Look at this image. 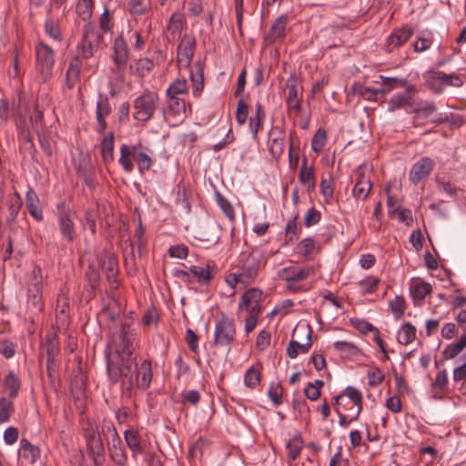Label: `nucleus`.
Segmentation results:
<instances>
[{"mask_svg":"<svg viewBox=\"0 0 466 466\" xmlns=\"http://www.w3.org/2000/svg\"><path fill=\"white\" fill-rule=\"evenodd\" d=\"M153 157V151L144 147L140 142L132 146L123 144L120 147L118 163L126 172L131 173L134 170V164L131 161V157H133L137 162L139 173L144 174L152 167Z\"/></svg>","mask_w":466,"mask_h":466,"instance_id":"nucleus-1","label":"nucleus"},{"mask_svg":"<svg viewBox=\"0 0 466 466\" xmlns=\"http://www.w3.org/2000/svg\"><path fill=\"white\" fill-rule=\"evenodd\" d=\"M106 373L111 384H116L137 371L136 356L106 355Z\"/></svg>","mask_w":466,"mask_h":466,"instance_id":"nucleus-2","label":"nucleus"},{"mask_svg":"<svg viewBox=\"0 0 466 466\" xmlns=\"http://www.w3.org/2000/svg\"><path fill=\"white\" fill-rule=\"evenodd\" d=\"M102 35L91 22H86L82 28L81 41L77 46V55L81 60H87L94 56L101 46Z\"/></svg>","mask_w":466,"mask_h":466,"instance_id":"nucleus-3","label":"nucleus"},{"mask_svg":"<svg viewBox=\"0 0 466 466\" xmlns=\"http://www.w3.org/2000/svg\"><path fill=\"white\" fill-rule=\"evenodd\" d=\"M216 272L209 264H190L184 269H175L173 275L185 283L197 282L200 285H208Z\"/></svg>","mask_w":466,"mask_h":466,"instance_id":"nucleus-4","label":"nucleus"},{"mask_svg":"<svg viewBox=\"0 0 466 466\" xmlns=\"http://www.w3.org/2000/svg\"><path fill=\"white\" fill-rule=\"evenodd\" d=\"M158 95L156 92L146 90L134 100L133 117L143 123L152 118L158 102Z\"/></svg>","mask_w":466,"mask_h":466,"instance_id":"nucleus-5","label":"nucleus"},{"mask_svg":"<svg viewBox=\"0 0 466 466\" xmlns=\"http://www.w3.org/2000/svg\"><path fill=\"white\" fill-rule=\"evenodd\" d=\"M314 270L311 267L289 266L280 269L278 277L287 282L286 289L291 292L303 290L302 281L305 280Z\"/></svg>","mask_w":466,"mask_h":466,"instance_id":"nucleus-6","label":"nucleus"},{"mask_svg":"<svg viewBox=\"0 0 466 466\" xmlns=\"http://www.w3.org/2000/svg\"><path fill=\"white\" fill-rule=\"evenodd\" d=\"M84 431L89 456L93 459L95 465H102L105 461V448L98 427L89 422Z\"/></svg>","mask_w":466,"mask_h":466,"instance_id":"nucleus-7","label":"nucleus"},{"mask_svg":"<svg viewBox=\"0 0 466 466\" xmlns=\"http://www.w3.org/2000/svg\"><path fill=\"white\" fill-rule=\"evenodd\" d=\"M135 334L128 324H122L113 334L112 343L115 347L114 355L134 356Z\"/></svg>","mask_w":466,"mask_h":466,"instance_id":"nucleus-8","label":"nucleus"},{"mask_svg":"<svg viewBox=\"0 0 466 466\" xmlns=\"http://www.w3.org/2000/svg\"><path fill=\"white\" fill-rule=\"evenodd\" d=\"M236 327L233 319L222 314L216 323L214 330V344L219 347H228L234 342Z\"/></svg>","mask_w":466,"mask_h":466,"instance_id":"nucleus-9","label":"nucleus"},{"mask_svg":"<svg viewBox=\"0 0 466 466\" xmlns=\"http://www.w3.org/2000/svg\"><path fill=\"white\" fill-rule=\"evenodd\" d=\"M36 67L45 81L51 76L54 64L55 52L43 41H38L35 47Z\"/></svg>","mask_w":466,"mask_h":466,"instance_id":"nucleus-10","label":"nucleus"},{"mask_svg":"<svg viewBox=\"0 0 466 466\" xmlns=\"http://www.w3.org/2000/svg\"><path fill=\"white\" fill-rule=\"evenodd\" d=\"M113 62L115 67L112 71L123 79L127 62L129 60V47L123 35L116 36L113 42Z\"/></svg>","mask_w":466,"mask_h":466,"instance_id":"nucleus-11","label":"nucleus"},{"mask_svg":"<svg viewBox=\"0 0 466 466\" xmlns=\"http://www.w3.org/2000/svg\"><path fill=\"white\" fill-rule=\"evenodd\" d=\"M187 104L184 98L167 97L166 106L161 111L166 122L170 126H177L186 117Z\"/></svg>","mask_w":466,"mask_h":466,"instance_id":"nucleus-12","label":"nucleus"},{"mask_svg":"<svg viewBox=\"0 0 466 466\" xmlns=\"http://www.w3.org/2000/svg\"><path fill=\"white\" fill-rule=\"evenodd\" d=\"M196 50V38L193 35L185 34L177 46V62L179 69L188 68Z\"/></svg>","mask_w":466,"mask_h":466,"instance_id":"nucleus-13","label":"nucleus"},{"mask_svg":"<svg viewBox=\"0 0 466 466\" xmlns=\"http://www.w3.org/2000/svg\"><path fill=\"white\" fill-rule=\"evenodd\" d=\"M57 208L59 210L57 220L60 233L63 238L67 241H72L76 237L75 225L73 221L75 214L71 209L65 208L64 202L59 203L57 205Z\"/></svg>","mask_w":466,"mask_h":466,"instance_id":"nucleus-14","label":"nucleus"},{"mask_svg":"<svg viewBox=\"0 0 466 466\" xmlns=\"http://www.w3.org/2000/svg\"><path fill=\"white\" fill-rule=\"evenodd\" d=\"M434 168V161L429 157H422L418 159L409 172L410 181L417 185L428 178Z\"/></svg>","mask_w":466,"mask_h":466,"instance_id":"nucleus-15","label":"nucleus"},{"mask_svg":"<svg viewBox=\"0 0 466 466\" xmlns=\"http://www.w3.org/2000/svg\"><path fill=\"white\" fill-rule=\"evenodd\" d=\"M39 357H46V362H56L60 352V344L55 332H47L39 347Z\"/></svg>","mask_w":466,"mask_h":466,"instance_id":"nucleus-16","label":"nucleus"},{"mask_svg":"<svg viewBox=\"0 0 466 466\" xmlns=\"http://www.w3.org/2000/svg\"><path fill=\"white\" fill-rule=\"evenodd\" d=\"M414 29L410 25L394 29L386 38L385 50L389 53L406 43L413 35Z\"/></svg>","mask_w":466,"mask_h":466,"instance_id":"nucleus-17","label":"nucleus"},{"mask_svg":"<svg viewBox=\"0 0 466 466\" xmlns=\"http://www.w3.org/2000/svg\"><path fill=\"white\" fill-rule=\"evenodd\" d=\"M268 147L275 159L280 157L285 147V132L279 127H273L268 133Z\"/></svg>","mask_w":466,"mask_h":466,"instance_id":"nucleus-18","label":"nucleus"},{"mask_svg":"<svg viewBox=\"0 0 466 466\" xmlns=\"http://www.w3.org/2000/svg\"><path fill=\"white\" fill-rule=\"evenodd\" d=\"M136 378V386L141 390H146L150 387L153 372L152 364L149 360H144L140 365H137V371L134 372Z\"/></svg>","mask_w":466,"mask_h":466,"instance_id":"nucleus-19","label":"nucleus"},{"mask_svg":"<svg viewBox=\"0 0 466 466\" xmlns=\"http://www.w3.org/2000/svg\"><path fill=\"white\" fill-rule=\"evenodd\" d=\"M286 86L289 90L287 96V106L288 109L294 110L295 112H299L301 108V97L299 96L298 92V78L291 75L286 82Z\"/></svg>","mask_w":466,"mask_h":466,"instance_id":"nucleus-20","label":"nucleus"},{"mask_svg":"<svg viewBox=\"0 0 466 466\" xmlns=\"http://www.w3.org/2000/svg\"><path fill=\"white\" fill-rule=\"evenodd\" d=\"M106 445L112 461L119 466H124L127 463V457L120 437L107 441Z\"/></svg>","mask_w":466,"mask_h":466,"instance_id":"nucleus-21","label":"nucleus"},{"mask_svg":"<svg viewBox=\"0 0 466 466\" xmlns=\"http://www.w3.org/2000/svg\"><path fill=\"white\" fill-rule=\"evenodd\" d=\"M190 79L193 84V96L199 97L204 87V68L200 61H197L190 67Z\"/></svg>","mask_w":466,"mask_h":466,"instance_id":"nucleus-22","label":"nucleus"},{"mask_svg":"<svg viewBox=\"0 0 466 466\" xmlns=\"http://www.w3.org/2000/svg\"><path fill=\"white\" fill-rule=\"evenodd\" d=\"M185 25V19L182 14L174 13L169 17L167 31L168 33L167 39L176 41L180 38Z\"/></svg>","mask_w":466,"mask_h":466,"instance_id":"nucleus-23","label":"nucleus"},{"mask_svg":"<svg viewBox=\"0 0 466 466\" xmlns=\"http://www.w3.org/2000/svg\"><path fill=\"white\" fill-rule=\"evenodd\" d=\"M81 68L82 60L79 57H73L66 73V86L68 89H73L78 83Z\"/></svg>","mask_w":466,"mask_h":466,"instance_id":"nucleus-24","label":"nucleus"},{"mask_svg":"<svg viewBox=\"0 0 466 466\" xmlns=\"http://www.w3.org/2000/svg\"><path fill=\"white\" fill-rule=\"evenodd\" d=\"M311 333H312V330L309 328V326H308L306 343H299L293 339H291L289 342V345L287 348V355L289 356V358L296 359L298 357L299 351L301 353H307L309 350V349L312 346Z\"/></svg>","mask_w":466,"mask_h":466,"instance_id":"nucleus-25","label":"nucleus"},{"mask_svg":"<svg viewBox=\"0 0 466 466\" xmlns=\"http://www.w3.org/2000/svg\"><path fill=\"white\" fill-rule=\"evenodd\" d=\"M262 290L258 288H250L246 290L239 298L238 306V311L243 310L246 307L258 304L262 299Z\"/></svg>","mask_w":466,"mask_h":466,"instance_id":"nucleus-26","label":"nucleus"},{"mask_svg":"<svg viewBox=\"0 0 466 466\" xmlns=\"http://www.w3.org/2000/svg\"><path fill=\"white\" fill-rule=\"evenodd\" d=\"M19 452L24 460L28 461L30 464H34L40 457V449L33 445L28 440L22 439L20 441Z\"/></svg>","mask_w":466,"mask_h":466,"instance_id":"nucleus-27","label":"nucleus"},{"mask_svg":"<svg viewBox=\"0 0 466 466\" xmlns=\"http://www.w3.org/2000/svg\"><path fill=\"white\" fill-rule=\"evenodd\" d=\"M288 23L287 15L279 16L271 25L267 38L269 42H276L277 40L285 36L286 25Z\"/></svg>","mask_w":466,"mask_h":466,"instance_id":"nucleus-28","label":"nucleus"},{"mask_svg":"<svg viewBox=\"0 0 466 466\" xmlns=\"http://www.w3.org/2000/svg\"><path fill=\"white\" fill-rule=\"evenodd\" d=\"M25 202L30 215L37 221H42L43 212L42 208L39 207V199L36 194L32 189H29L26 192Z\"/></svg>","mask_w":466,"mask_h":466,"instance_id":"nucleus-29","label":"nucleus"},{"mask_svg":"<svg viewBox=\"0 0 466 466\" xmlns=\"http://www.w3.org/2000/svg\"><path fill=\"white\" fill-rule=\"evenodd\" d=\"M124 438L127 447L132 451V456L134 458H136L137 454H142L144 452L137 431L133 430H126L124 432Z\"/></svg>","mask_w":466,"mask_h":466,"instance_id":"nucleus-30","label":"nucleus"},{"mask_svg":"<svg viewBox=\"0 0 466 466\" xmlns=\"http://www.w3.org/2000/svg\"><path fill=\"white\" fill-rule=\"evenodd\" d=\"M308 159L304 157L302 160V166L299 173V180L301 184L307 185L308 191H311L315 188V177L313 168L308 167Z\"/></svg>","mask_w":466,"mask_h":466,"instance_id":"nucleus-31","label":"nucleus"},{"mask_svg":"<svg viewBox=\"0 0 466 466\" xmlns=\"http://www.w3.org/2000/svg\"><path fill=\"white\" fill-rule=\"evenodd\" d=\"M299 214H295L293 218L287 223L285 227V237L286 242H295L299 239L302 227L299 223H298Z\"/></svg>","mask_w":466,"mask_h":466,"instance_id":"nucleus-32","label":"nucleus"},{"mask_svg":"<svg viewBox=\"0 0 466 466\" xmlns=\"http://www.w3.org/2000/svg\"><path fill=\"white\" fill-rule=\"evenodd\" d=\"M431 290V286L427 282L414 281L410 288V295L415 303L422 301Z\"/></svg>","mask_w":466,"mask_h":466,"instance_id":"nucleus-33","label":"nucleus"},{"mask_svg":"<svg viewBox=\"0 0 466 466\" xmlns=\"http://www.w3.org/2000/svg\"><path fill=\"white\" fill-rule=\"evenodd\" d=\"M466 348V333L457 341L449 344L442 351L443 360H451L457 357Z\"/></svg>","mask_w":466,"mask_h":466,"instance_id":"nucleus-34","label":"nucleus"},{"mask_svg":"<svg viewBox=\"0 0 466 466\" xmlns=\"http://www.w3.org/2000/svg\"><path fill=\"white\" fill-rule=\"evenodd\" d=\"M388 111L394 112L411 104V96L408 93H398L391 96L388 102Z\"/></svg>","mask_w":466,"mask_h":466,"instance_id":"nucleus-35","label":"nucleus"},{"mask_svg":"<svg viewBox=\"0 0 466 466\" xmlns=\"http://www.w3.org/2000/svg\"><path fill=\"white\" fill-rule=\"evenodd\" d=\"M4 386L8 392V397L11 400L15 399L18 396L20 388H21V382L17 376L13 372L10 371L5 378H4Z\"/></svg>","mask_w":466,"mask_h":466,"instance_id":"nucleus-36","label":"nucleus"},{"mask_svg":"<svg viewBox=\"0 0 466 466\" xmlns=\"http://www.w3.org/2000/svg\"><path fill=\"white\" fill-rule=\"evenodd\" d=\"M101 156L105 164L114 160V134L109 132L101 142Z\"/></svg>","mask_w":466,"mask_h":466,"instance_id":"nucleus-37","label":"nucleus"},{"mask_svg":"<svg viewBox=\"0 0 466 466\" xmlns=\"http://www.w3.org/2000/svg\"><path fill=\"white\" fill-rule=\"evenodd\" d=\"M371 187L372 184L370 179H366L363 174H360L353 188V196L357 198L365 199Z\"/></svg>","mask_w":466,"mask_h":466,"instance_id":"nucleus-38","label":"nucleus"},{"mask_svg":"<svg viewBox=\"0 0 466 466\" xmlns=\"http://www.w3.org/2000/svg\"><path fill=\"white\" fill-rule=\"evenodd\" d=\"M154 66V62L147 57L139 58L130 66V71L140 77H144L147 75Z\"/></svg>","mask_w":466,"mask_h":466,"instance_id":"nucleus-39","label":"nucleus"},{"mask_svg":"<svg viewBox=\"0 0 466 466\" xmlns=\"http://www.w3.org/2000/svg\"><path fill=\"white\" fill-rule=\"evenodd\" d=\"M416 327L410 322H405L399 330L398 341L402 345H408L416 339Z\"/></svg>","mask_w":466,"mask_h":466,"instance_id":"nucleus-40","label":"nucleus"},{"mask_svg":"<svg viewBox=\"0 0 466 466\" xmlns=\"http://www.w3.org/2000/svg\"><path fill=\"white\" fill-rule=\"evenodd\" d=\"M188 86L186 79H177L167 87V97L181 98L180 96L187 95Z\"/></svg>","mask_w":466,"mask_h":466,"instance_id":"nucleus-41","label":"nucleus"},{"mask_svg":"<svg viewBox=\"0 0 466 466\" xmlns=\"http://www.w3.org/2000/svg\"><path fill=\"white\" fill-rule=\"evenodd\" d=\"M258 265L259 264H243L240 268L239 278L241 279V284L248 285L256 279L258 272Z\"/></svg>","mask_w":466,"mask_h":466,"instance_id":"nucleus-42","label":"nucleus"},{"mask_svg":"<svg viewBox=\"0 0 466 466\" xmlns=\"http://www.w3.org/2000/svg\"><path fill=\"white\" fill-rule=\"evenodd\" d=\"M177 206L180 207L182 210L188 214L191 211V206L188 198V192L184 185L180 182L177 187V196L175 199Z\"/></svg>","mask_w":466,"mask_h":466,"instance_id":"nucleus-43","label":"nucleus"},{"mask_svg":"<svg viewBox=\"0 0 466 466\" xmlns=\"http://www.w3.org/2000/svg\"><path fill=\"white\" fill-rule=\"evenodd\" d=\"M167 253L171 258L186 259L187 256L191 255L195 259L198 260L199 257L194 252L189 251V248L185 244H176L168 248Z\"/></svg>","mask_w":466,"mask_h":466,"instance_id":"nucleus-44","label":"nucleus"},{"mask_svg":"<svg viewBox=\"0 0 466 466\" xmlns=\"http://www.w3.org/2000/svg\"><path fill=\"white\" fill-rule=\"evenodd\" d=\"M151 10L150 0H130L128 11L133 15H144Z\"/></svg>","mask_w":466,"mask_h":466,"instance_id":"nucleus-45","label":"nucleus"},{"mask_svg":"<svg viewBox=\"0 0 466 466\" xmlns=\"http://www.w3.org/2000/svg\"><path fill=\"white\" fill-rule=\"evenodd\" d=\"M215 198L218 206L220 208L226 218L233 222L235 220V210L232 204L218 191L215 193Z\"/></svg>","mask_w":466,"mask_h":466,"instance_id":"nucleus-46","label":"nucleus"},{"mask_svg":"<svg viewBox=\"0 0 466 466\" xmlns=\"http://www.w3.org/2000/svg\"><path fill=\"white\" fill-rule=\"evenodd\" d=\"M29 118L32 127L37 135H39V132H43L46 129V125L44 121V114L38 105L34 106V110L30 113Z\"/></svg>","mask_w":466,"mask_h":466,"instance_id":"nucleus-47","label":"nucleus"},{"mask_svg":"<svg viewBox=\"0 0 466 466\" xmlns=\"http://www.w3.org/2000/svg\"><path fill=\"white\" fill-rule=\"evenodd\" d=\"M380 78L381 80V87L383 91H385V95L390 93L392 89L404 87L408 84L405 78L388 77L384 76H380Z\"/></svg>","mask_w":466,"mask_h":466,"instance_id":"nucleus-48","label":"nucleus"},{"mask_svg":"<svg viewBox=\"0 0 466 466\" xmlns=\"http://www.w3.org/2000/svg\"><path fill=\"white\" fill-rule=\"evenodd\" d=\"M302 447L303 440L300 434H297L289 439L286 444L289 458L296 460L299 456Z\"/></svg>","mask_w":466,"mask_h":466,"instance_id":"nucleus-49","label":"nucleus"},{"mask_svg":"<svg viewBox=\"0 0 466 466\" xmlns=\"http://www.w3.org/2000/svg\"><path fill=\"white\" fill-rule=\"evenodd\" d=\"M261 380V373L254 366L248 368L244 375V384L248 389H255Z\"/></svg>","mask_w":466,"mask_h":466,"instance_id":"nucleus-50","label":"nucleus"},{"mask_svg":"<svg viewBox=\"0 0 466 466\" xmlns=\"http://www.w3.org/2000/svg\"><path fill=\"white\" fill-rule=\"evenodd\" d=\"M46 34L55 41H62V34L59 27V24L56 20L49 18L45 23Z\"/></svg>","mask_w":466,"mask_h":466,"instance_id":"nucleus-51","label":"nucleus"},{"mask_svg":"<svg viewBox=\"0 0 466 466\" xmlns=\"http://www.w3.org/2000/svg\"><path fill=\"white\" fill-rule=\"evenodd\" d=\"M299 253L304 256H309L319 250V247L312 238H307L302 239L297 247Z\"/></svg>","mask_w":466,"mask_h":466,"instance_id":"nucleus-52","label":"nucleus"},{"mask_svg":"<svg viewBox=\"0 0 466 466\" xmlns=\"http://www.w3.org/2000/svg\"><path fill=\"white\" fill-rule=\"evenodd\" d=\"M14 412V404L5 397L0 398V423L7 422Z\"/></svg>","mask_w":466,"mask_h":466,"instance_id":"nucleus-53","label":"nucleus"},{"mask_svg":"<svg viewBox=\"0 0 466 466\" xmlns=\"http://www.w3.org/2000/svg\"><path fill=\"white\" fill-rule=\"evenodd\" d=\"M436 111L437 106L432 101L420 102L419 106L414 109V113L423 118L431 116Z\"/></svg>","mask_w":466,"mask_h":466,"instance_id":"nucleus-54","label":"nucleus"},{"mask_svg":"<svg viewBox=\"0 0 466 466\" xmlns=\"http://www.w3.org/2000/svg\"><path fill=\"white\" fill-rule=\"evenodd\" d=\"M119 382L121 383V390L123 396L132 398L135 394V387H137L134 373L128 377L123 378Z\"/></svg>","mask_w":466,"mask_h":466,"instance_id":"nucleus-55","label":"nucleus"},{"mask_svg":"<svg viewBox=\"0 0 466 466\" xmlns=\"http://www.w3.org/2000/svg\"><path fill=\"white\" fill-rule=\"evenodd\" d=\"M327 142L326 131L322 128L317 130L311 140V148L314 152H320Z\"/></svg>","mask_w":466,"mask_h":466,"instance_id":"nucleus-56","label":"nucleus"},{"mask_svg":"<svg viewBox=\"0 0 466 466\" xmlns=\"http://www.w3.org/2000/svg\"><path fill=\"white\" fill-rule=\"evenodd\" d=\"M379 283L380 279L378 277L370 276L359 281L358 284L362 292L367 294L373 293L377 289Z\"/></svg>","mask_w":466,"mask_h":466,"instance_id":"nucleus-57","label":"nucleus"},{"mask_svg":"<svg viewBox=\"0 0 466 466\" xmlns=\"http://www.w3.org/2000/svg\"><path fill=\"white\" fill-rule=\"evenodd\" d=\"M437 76H440L443 86H451L455 87H461L463 85L462 79L455 74H445L438 71Z\"/></svg>","mask_w":466,"mask_h":466,"instance_id":"nucleus-58","label":"nucleus"},{"mask_svg":"<svg viewBox=\"0 0 466 466\" xmlns=\"http://www.w3.org/2000/svg\"><path fill=\"white\" fill-rule=\"evenodd\" d=\"M389 306L394 314L395 319H399L404 315L405 299L403 297L396 296L390 301Z\"/></svg>","mask_w":466,"mask_h":466,"instance_id":"nucleus-59","label":"nucleus"},{"mask_svg":"<svg viewBox=\"0 0 466 466\" xmlns=\"http://www.w3.org/2000/svg\"><path fill=\"white\" fill-rule=\"evenodd\" d=\"M99 266L100 264H89L88 269L86 272V281L92 289L96 287L100 279Z\"/></svg>","mask_w":466,"mask_h":466,"instance_id":"nucleus-60","label":"nucleus"},{"mask_svg":"<svg viewBox=\"0 0 466 466\" xmlns=\"http://www.w3.org/2000/svg\"><path fill=\"white\" fill-rule=\"evenodd\" d=\"M320 193L326 203H331L333 200V181L331 178H322L320 181Z\"/></svg>","mask_w":466,"mask_h":466,"instance_id":"nucleus-61","label":"nucleus"},{"mask_svg":"<svg viewBox=\"0 0 466 466\" xmlns=\"http://www.w3.org/2000/svg\"><path fill=\"white\" fill-rule=\"evenodd\" d=\"M438 71L431 70L428 72L429 74V80H428V86L430 89H431L434 93L440 94L443 91L444 86L441 83V80L440 76H437Z\"/></svg>","mask_w":466,"mask_h":466,"instance_id":"nucleus-62","label":"nucleus"},{"mask_svg":"<svg viewBox=\"0 0 466 466\" xmlns=\"http://www.w3.org/2000/svg\"><path fill=\"white\" fill-rule=\"evenodd\" d=\"M248 116V105L244 101L243 98H240L238 102V107L236 112V120L237 123L240 126L244 125L247 121Z\"/></svg>","mask_w":466,"mask_h":466,"instance_id":"nucleus-63","label":"nucleus"},{"mask_svg":"<svg viewBox=\"0 0 466 466\" xmlns=\"http://www.w3.org/2000/svg\"><path fill=\"white\" fill-rule=\"evenodd\" d=\"M368 384L370 387H377L384 380V374L378 367H372L368 370Z\"/></svg>","mask_w":466,"mask_h":466,"instance_id":"nucleus-64","label":"nucleus"}]
</instances>
